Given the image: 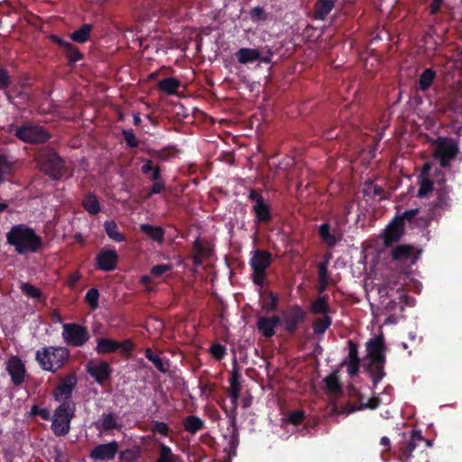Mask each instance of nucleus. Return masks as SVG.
<instances>
[{"mask_svg":"<svg viewBox=\"0 0 462 462\" xmlns=\"http://www.w3.org/2000/svg\"><path fill=\"white\" fill-rule=\"evenodd\" d=\"M432 441L422 437L421 430H411L403 433L397 442L394 454L400 462H430L427 449Z\"/></svg>","mask_w":462,"mask_h":462,"instance_id":"nucleus-1","label":"nucleus"},{"mask_svg":"<svg viewBox=\"0 0 462 462\" xmlns=\"http://www.w3.org/2000/svg\"><path fill=\"white\" fill-rule=\"evenodd\" d=\"M6 243L13 246L18 254H36L42 250L44 240L34 228L25 224L11 226L5 235Z\"/></svg>","mask_w":462,"mask_h":462,"instance_id":"nucleus-2","label":"nucleus"},{"mask_svg":"<svg viewBox=\"0 0 462 462\" xmlns=\"http://www.w3.org/2000/svg\"><path fill=\"white\" fill-rule=\"evenodd\" d=\"M37 163L40 171L51 180L62 179L68 171L64 159L51 148L42 149L38 153Z\"/></svg>","mask_w":462,"mask_h":462,"instance_id":"nucleus-3","label":"nucleus"},{"mask_svg":"<svg viewBox=\"0 0 462 462\" xmlns=\"http://www.w3.org/2000/svg\"><path fill=\"white\" fill-rule=\"evenodd\" d=\"M70 351L65 346H45L36 351V359L44 370L55 373L69 359Z\"/></svg>","mask_w":462,"mask_h":462,"instance_id":"nucleus-4","label":"nucleus"},{"mask_svg":"<svg viewBox=\"0 0 462 462\" xmlns=\"http://www.w3.org/2000/svg\"><path fill=\"white\" fill-rule=\"evenodd\" d=\"M74 402H61L53 412L51 430L56 437H65L70 431V422L75 416Z\"/></svg>","mask_w":462,"mask_h":462,"instance_id":"nucleus-5","label":"nucleus"},{"mask_svg":"<svg viewBox=\"0 0 462 462\" xmlns=\"http://www.w3.org/2000/svg\"><path fill=\"white\" fill-rule=\"evenodd\" d=\"M14 135L21 142L27 143H43L51 138V133L45 127L28 121L15 127Z\"/></svg>","mask_w":462,"mask_h":462,"instance_id":"nucleus-6","label":"nucleus"},{"mask_svg":"<svg viewBox=\"0 0 462 462\" xmlns=\"http://www.w3.org/2000/svg\"><path fill=\"white\" fill-rule=\"evenodd\" d=\"M247 199L254 202L252 210L254 215V222L261 223V225H267L273 221L272 208L264 199L261 189H250L247 195Z\"/></svg>","mask_w":462,"mask_h":462,"instance_id":"nucleus-7","label":"nucleus"},{"mask_svg":"<svg viewBox=\"0 0 462 462\" xmlns=\"http://www.w3.org/2000/svg\"><path fill=\"white\" fill-rule=\"evenodd\" d=\"M308 319V312L300 304H291L282 310V328L289 334L296 333Z\"/></svg>","mask_w":462,"mask_h":462,"instance_id":"nucleus-8","label":"nucleus"},{"mask_svg":"<svg viewBox=\"0 0 462 462\" xmlns=\"http://www.w3.org/2000/svg\"><path fill=\"white\" fill-rule=\"evenodd\" d=\"M61 336L67 345L73 347H80V346L87 344L91 337L86 326L76 322L64 323Z\"/></svg>","mask_w":462,"mask_h":462,"instance_id":"nucleus-9","label":"nucleus"},{"mask_svg":"<svg viewBox=\"0 0 462 462\" xmlns=\"http://www.w3.org/2000/svg\"><path fill=\"white\" fill-rule=\"evenodd\" d=\"M458 152V144L453 138L439 137L435 147V157L443 168L449 167Z\"/></svg>","mask_w":462,"mask_h":462,"instance_id":"nucleus-10","label":"nucleus"},{"mask_svg":"<svg viewBox=\"0 0 462 462\" xmlns=\"http://www.w3.org/2000/svg\"><path fill=\"white\" fill-rule=\"evenodd\" d=\"M134 349V344L131 339L119 341L110 339V337H99L97 340L96 351L99 353V355H106V353L120 351L123 355L130 356Z\"/></svg>","mask_w":462,"mask_h":462,"instance_id":"nucleus-11","label":"nucleus"},{"mask_svg":"<svg viewBox=\"0 0 462 462\" xmlns=\"http://www.w3.org/2000/svg\"><path fill=\"white\" fill-rule=\"evenodd\" d=\"M366 362H386V346L383 334L374 337L365 343Z\"/></svg>","mask_w":462,"mask_h":462,"instance_id":"nucleus-12","label":"nucleus"},{"mask_svg":"<svg viewBox=\"0 0 462 462\" xmlns=\"http://www.w3.org/2000/svg\"><path fill=\"white\" fill-rule=\"evenodd\" d=\"M77 382L75 373H69L61 377L53 391L55 399L62 402H72L73 389H75Z\"/></svg>","mask_w":462,"mask_h":462,"instance_id":"nucleus-13","label":"nucleus"},{"mask_svg":"<svg viewBox=\"0 0 462 462\" xmlns=\"http://www.w3.org/2000/svg\"><path fill=\"white\" fill-rule=\"evenodd\" d=\"M437 191V198L434 199V201L431 203V208L429 215H427V221L428 225L430 221L434 218L435 211L438 210V208H450V199L448 197V189L445 183V179L442 175V180L440 182H439V188L436 189Z\"/></svg>","mask_w":462,"mask_h":462,"instance_id":"nucleus-14","label":"nucleus"},{"mask_svg":"<svg viewBox=\"0 0 462 462\" xmlns=\"http://www.w3.org/2000/svg\"><path fill=\"white\" fill-rule=\"evenodd\" d=\"M405 234V228H402L400 215H395L393 219L385 226L383 234V245L386 247L393 246Z\"/></svg>","mask_w":462,"mask_h":462,"instance_id":"nucleus-15","label":"nucleus"},{"mask_svg":"<svg viewBox=\"0 0 462 462\" xmlns=\"http://www.w3.org/2000/svg\"><path fill=\"white\" fill-rule=\"evenodd\" d=\"M5 369L14 385L18 387L23 383L26 368L19 356H12L6 363Z\"/></svg>","mask_w":462,"mask_h":462,"instance_id":"nucleus-16","label":"nucleus"},{"mask_svg":"<svg viewBox=\"0 0 462 462\" xmlns=\"http://www.w3.org/2000/svg\"><path fill=\"white\" fill-rule=\"evenodd\" d=\"M119 254L115 249H102L96 257L97 269L103 272H112L116 269Z\"/></svg>","mask_w":462,"mask_h":462,"instance_id":"nucleus-17","label":"nucleus"},{"mask_svg":"<svg viewBox=\"0 0 462 462\" xmlns=\"http://www.w3.org/2000/svg\"><path fill=\"white\" fill-rule=\"evenodd\" d=\"M119 451L116 440L106 444H98L89 452V457L95 460H114Z\"/></svg>","mask_w":462,"mask_h":462,"instance_id":"nucleus-18","label":"nucleus"},{"mask_svg":"<svg viewBox=\"0 0 462 462\" xmlns=\"http://www.w3.org/2000/svg\"><path fill=\"white\" fill-rule=\"evenodd\" d=\"M87 372L97 381V383L103 384L112 374V368L108 362L100 361L97 365H93L92 362H88L86 365Z\"/></svg>","mask_w":462,"mask_h":462,"instance_id":"nucleus-19","label":"nucleus"},{"mask_svg":"<svg viewBox=\"0 0 462 462\" xmlns=\"http://www.w3.org/2000/svg\"><path fill=\"white\" fill-rule=\"evenodd\" d=\"M96 428L99 431L121 430L123 424L120 422L119 415L116 412H103L99 420L96 423Z\"/></svg>","mask_w":462,"mask_h":462,"instance_id":"nucleus-20","label":"nucleus"},{"mask_svg":"<svg viewBox=\"0 0 462 462\" xmlns=\"http://www.w3.org/2000/svg\"><path fill=\"white\" fill-rule=\"evenodd\" d=\"M211 248L207 240L197 237L192 246L191 262L195 265H200L204 258H208L211 255Z\"/></svg>","mask_w":462,"mask_h":462,"instance_id":"nucleus-21","label":"nucleus"},{"mask_svg":"<svg viewBox=\"0 0 462 462\" xmlns=\"http://www.w3.org/2000/svg\"><path fill=\"white\" fill-rule=\"evenodd\" d=\"M273 259V254L267 250H255L250 258V265L253 270L266 272Z\"/></svg>","mask_w":462,"mask_h":462,"instance_id":"nucleus-22","label":"nucleus"},{"mask_svg":"<svg viewBox=\"0 0 462 462\" xmlns=\"http://www.w3.org/2000/svg\"><path fill=\"white\" fill-rule=\"evenodd\" d=\"M386 362H366L365 368L372 379L374 387H376L380 381L385 376Z\"/></svg>","mask_w":462,"mask_h":462,"instance_id":"nucleus-23","label":"nucleus"},{"mask_svg":"<svg viewBox=\"0 0 462 462\" xmlns=\"http://www.w3.org/2000/svg\"><path fill=\"white\" fill-rule=\"evenodd\" d=\"M141 232L144 233L145 236H149L150 239L155 241V243L162 244L165 240V230L161 226H154L151 224H141Z\"/></svg>","mask_w":462,"mask_h":462,"instance_id":"nucleus-24","label":"nucleus"},{"mask_svg":"<svg viewBox=\"0 0 462 462\" xmlns=\"http://www.w3.org/2000/svg\"><path fill=\"white\" fill-rule=\"evenodd\" d=\"M336 0H318L313 6L316 20H325L335 7Z\"/></svg>","mask_w":462,"mask_h":462,"instance_id":"nucleus-25","label":"nucleus"},{"mask_svg":"<svg viewBox=\"0 0 462 462\" xmlns=\"http://www.w3.org/2000/svg\"><path fill=\"white\" fill-rule=\"evenodd\" d=\"M183 429L190 434H197L205 428V421L197 415H188L182 420Z\"/></svg>","mask_w":462,"mask_h":462,"instance_id":"nucleus-26","label":"nucleus"},{"mask_svg":"<svg viewBox=\"0 0 462 462\" xmlns=\"http://www.w3.org/2000/svg\"><path fill=\"white\" fill-rule=\"evenodd\" d=\"M319 236L329 247H334L337 245L338 241L342 239V236L339 235L338 237L337 236L332 235L331 233V226L328 222H324L322 225L319 226Z\"/></svg>","mask_w":462,"mask_h":462,"instance_id":"nucleus-27","label":"nucleus"},{"mask_svg":"<svg viewBox=\"0 0 462 462\" xmlns=\"http://www.w3.org/2000/svg\"><path fill=\"white\" fill-rule=\"evenodd\" d=\"M15 164V161L9 160L6 153H0V184L14 175Z\"/></svg>","mask_w":462,"mask_h":462,"instance_id":"nucleus-28","label":"nucleus"},{"mask_svg":"<svg viewBox=\"0 0 462 462\" xmlns=\"http://www.w3.org/2000/svg\"><path fill=\"white\" fill-rule=\"evenodd\" d=\"M236 57L238 62L241 64L254 63L258 60L260 57V51L258 49L254 48H240L236 52Z\"/></svg>","mask_w":462,"mask_h":462,"instance_id":"nucleus-29","label":"nucleus"},{"mask_svg":"<svg viewBox=\"0 0 462 462\" xmlns=\"http://www.w3.org/2000/svg\"><path fill=\"white\" fill-rule=\"evenodd\" d=\"M325 388L333 394H339L343 392V383L338 376L337 370H334L331 374L324 378Z\"/></svg>","mask_w":462,"mask_h":462,"instance_id":"nucleus-30","label":"nucleus"},{"mask_svg":"<svg viewBox=\"0 0 462 462\" xmlns=\"http://www.w3.org/2000/svg\"><path fill=\"white\" fill-rule=\"evenodd\" d=\"M419 214V209H410L405 210L403 213L400 214V218L402 220V228H405V222H409L410 225L416 226H429L427 221V217H417Z\"/></svg>","mask_w":462,"mask_h":462,"instance_id":"nucleus-31","label":"nucleus"},{"mask_svg":"<svg viewBox=\"0 0 462 462\" xmlns=\"http://www.w3.org/2000/svg\"><path fill=\"white\" fill-rule=\"evenodd\" d=\"M143 174L149 177L150 181H156L162 179V168L159 164H154L152 160H144L141 167Z\"/></svg>","mask_w":462,"mask_h":462,"instance_id":"nucleus-32","label":"nucleus"},{"mask_svg":"<svg viewBox=\"0 0 462 462\" xmlns=\"http://www.w3.org/2000/svg\"><path fill=\"white\" fill-rule=\"evenodd\" d=\"M414 250L415 247L410 245V244H401V245L393 247L392 257L393 261H408V259L412 257Z\"/></svg>","mask_w":462,"mask_h":462,"instance_id":"nucleus-33","label":"nucleus"},{"mask_svg":"<svg viewBox=\"0 0 462 462\" xmlns=\"http://www.w3.org/2000/svg\"><path fill=\"white\" fill-rule=\"evenodd\" d=\"M310 310L314 315H329L332 311L328 296L318 297L310 303Z\"/></svg>","mask_w":462,"mask_h":462,"instance_id":"nucleus-34","label":"nucleus"},{"mask_svg":"<svg viewBox=\"0 0 462 462\" xmlns=\"http://www.w3.org/2000/svg\"><path fill=\"white\" fill-rule=\"evenodd\" d=\"M330 326H332V318L329 315H322L312 321V330L317 337L324 335Z\"/></svg>","mask_w":462,"mask_h":462,"instance_id":"nucleus-35","label":"nucleus"},{"mask_svg":"<svg viewBox=\"0 0 462 462\" xmlns=\"http://www.w3.org/2000/svg\"><path fill=\"white\" fill-rule=\"evenodd\" d=\"M279 298L273 291L261 292V305L265 311H275L278 308Z\"/></svg>","mask_w":462,"mask_h":462,"instance_id":"nucleus-36","label":"nucleus"},{"mask_svg":"<svg viewBox=\"0 0 462 462\" xmlns=\"http://www.w3.org/2000/svg\"><path fill=\"white\" fill-rule=\"evenodd\" d=\"M92 30V23H83L78 30H75L69 37L73 42L84 44V42L88 41Z\"/></svg>","mask_w":462,"mask_h":462,"instance_id":"nucleus-37","label":"nucleus"},{"mask_svg":"<svg viewBox=\"0 0 462 462\" xmlns=\"http://www.w3.org/2000/svg\"><path fill=\"white\" fill-rule=\"evenodd\" d=\"M181 83L177 78H164L158 83V88L166 95H176Z\"/></svg>","mask_w":462,"mask_h":462,"instance_id":"nucleus-38","label":"nucleus"},{"mask_svg":"<svg viewBox=\"0 0 462 462\" xmlns=\"http://www.w3.org/2000/svg\"><path fill=\"white\" fill-rule=\"evenodd\" d=\"M82 207L90 215H97L101 211L100 202L95 193H88L82 199Z\"/></svg>","mask_w":462,"mask_h":462,"instance_id":"nucleus-39","label":"nucleus"},{"mask_svg":"<svg viewBox=\"0 0 462 462\" xmlns=\"http://www.w3.org/2000/svg\"><path fill=\"white\" fill-rule=\"evenodd\" d=\"M105 231L107 236L116 241V243H122V241L126 240V236L124 233L119 231L118 226L116 221H105L104 223Z\"/></svg>","mask_w":462,"mask_h":462,"instance_id":"nucleus-40","label":"nucleus"},{"mask_svg":"<svg viewBox=\"0 0 462 462\" xmlns=\"http://www.w3.org/2000/svg\"><path fill=\"white\" fill-rule=\"evenodd\" d=\"M436 77L437 74L432 69H426L422 70L418 81V87L420 91H427V89L431 88Z\"/></svg>","mask_w":462,"mask_h":462,"instance_id":"nucleus-41","label":"nucleus"},{"mask_svg":"<svg viewBox=\"0 0 462 462\" xmlns=\"http://www.w3.org/2000/svg\"><path fill=\"white\" fill-rule=\"evenodd\" d=\"M144 356L152 362L153 365L158 369L161 373H167L169 370V363L162 361L160 355L155 354L151 347H147L144 349Z\"/></svg>","mask_w":462,"mask_h":462,"instance_id":"nucleus-42","label":"nucleus"},{"mask_svg":"<svg viewBox=\"0 0 462 462\" xmlns=\"http://www.w3.org/2000/svg\"><path fill=\"white\" fill-rule=\"evenodd\" d=\"M64 52L69 66H74L76 62H79V60L84 59L83 53L79 51V48H77L76 45L70 43V42H67Z\"/></svg>","mask_w":462,"mask_h":462,"instance_id":"nucleus-43","label":"nucleus"},{"mask_svg":"<svg viewBox=\"0 0 462 462\" xmlns=\"http://www.w3.org/2000/svg\"><path fill=\"white\" fill-rule=\"evenodd\" d=\"M180 456L173 454L172 448L162 443L159 445V457L155 462H178Z\"/></svg>","mask_w":462,"mask_h":462,"instance_id":"nucleus-44","label":"nucleus"},{"mask_svg":"<svg viewBox=\"0 0 462 462\" xmlns=\"http://www.w3.org/2000/svg\"><path fill=\"white\" fill-rule=\"evenodd\" d=\"M21 290L26 297L36 299L39 301L45 302L46 297L43 296L42 291L38 289L35 285L30 282H23L21 283Z\"/></svg>","mask_w":462,"mask_h":462,"instance_id":"nucleus-45","label":"nucleus"},{"mask_svg":"<svg viewBox=\"0 0 462 462\" xmlns=\"http://www.w3.org/2000/svg\"><path fill=\"white\" fill-rule=\"evenodd\" d=\"M256 327L265 337H272L275 335V329L273 328L271 319L266 318V316H261L257 319Z\"/></svg>","mask_w":462,"mask_h":462,"instance_id":"nucleus-46","label":"nucleus"},{"mask_svg":"<svg viewBox=\"0 0 462 462\" xmlns=\"http://www.w3.org/2000/svg\"><path fill=\"white\" fill-rule=\"evenodd\" d=\"M419 189L417 191V197H427L429 193L434 189V182L429 179V177H423L420 175L419 178Z\"/></svg>","mask_w":462,"mask_h":462,"instance_id":"nucleus-47","label":"nucleus"},{"mask_svg":"<svg viewBox=\"0 0 462 462\" xmlns=\"http://www.w3.org/2000/svg\"><path fill=\"white\" fill-rule=\"evenodd\" d=\"M100 298V292L96 287L89 289L85 296V301L90 307L91 310H96L98 307V301Z\"/></svg>","mask_w":462,"mask_h":462,"instance_id":"nucleus-48","label":"nucleus"},{"mask_svg":"<svg viewBox=\"0 0 462 462\" xmlns=\"http://www.w3.org/2000/svg\"><path fill=\"white\" fill-rule=\"evenodd\" d=\"M141 455L140 448L138 447H134L133 448H126L120 453V459L124 462H135L136 459L139 458Z\"/></svg>","mask_w":462,"mask_h":462,"instance_id":"nucleus-49","label":"nucleus"},{"mask_svg":"<svg viewBox=\"0 0 462 462\" xmlns=\"http://www.w3.org/2000/svg\"><path fill=\"white\" fill-rule=\"evenodd\" d=\"M209 353H211L215 359L221 360L226 356V348L223 344L214 343L209 347Z\"/></svg>","mask_w":462,"mask_h":462,"instance_id":"nucleus-50","label":"nucleus"},{"mask_svg":"<svg viewBox=\"0 0 462 462\" xmlns=\"http://www.w3.org/2000/svg\"><path fill=\"white\" fill-rule=\"evenodd\" d=\"M348 362H361L358 345L354 340H348Z\"/></svg>","mask_w":462,"mask_h":462,"instance_id":"nucleus-51","label":"nucleus"},{"mask_svg":"<svg viewBox=\"0 0 462 462\" xmlns=\"http://www.w3.org/2000/svg\"><path fill=\"white\" fill-rule=\"evenodd\" d=\"M450 109L462 116V88H460L449 104Z\"/></svg>","mask_w":462,"mask_h":462,"instance_id":"nucleus-52","label":"nucleus"},{"mask_svg":"<svg viewBox=\"0 0 462 462\" xmlns=\"http://www.w3.org/2000/svg\"><path fill=\"white\" fill-rule=\"evenodd\" d=\"M240 372L237 366L236 362H234V366L231 371L230 378H229V384L230 388H241L240 383Z\"/></svg>","mask_w":462,"mask_h":462,"instance_id":"nucleus-53","label":"nucleus"},{"mask_svg":"<svg viewBox=\"0 0 462 462\" xmlns=\"http://www.w3.org/2000/svg\"><path fill=\"white\" fill-rule=\"evenodd\" d=\"M250 20L253 22L265 21L267 15L262 6H254L249 11Z\"/></svg>","mask_w":462,"mask_h":462,"instance_id":"nucleus-54","label":"nucleus"},{"mask_svg":"<svg viewBox=\"0 0 462 462\" xmlns=\"http://www.w3.org/2000/svg\"><path fill=\"white\" fill-rule=\"evenodd\" d=\"M122 134L124 135V140L127 146L129 147H138L139 140L136 138L135 134L133 130H123Z\"/></svg>","mask_w":462,"mask_h":462,"instance_id":"nucleus-55","label":"nucleus"},{"mask_svg":"<svg viewBox=\"0 0 462 462\" xmlns=\"http://www.w3.org/2000/svg\"><path fill=\"white\" fill-rule=\"evenodd\" d=\"M30 414L32 416H40L42 420H51V412L46 408H40L37 404L32 405Z\"/></svg>","mask_w":462,"mask_h":462,"instance_id":"nucleus-56","label":"nucleus"},{"mask_svg":"<svg viewBox=\"0 0 462 462\" xmlns=\"http://www.w3.org/2000/svg\"><path fill=\"white\" fill-rule=\"evenodd\" d=\"M328 264V258L318 264L319 281L329 280Z\"/></svg>","mask_w":462,"mask_h":462,"instance_id":"nucleus-57","label":"nucleus"},{"mask_svg":"<svg viewBox=\"0 0 462 462\" xmlns=\"http://www.w3.org/2000/svg\"><path fill=\"white\" fill-rule=\"evenodd\" d=\"M170 430L171 429L166 422L152 421L153 433H159L162 437H168Z\"/></svg>","mask_w":462,"mask_h":462,"instance_id":"nucleus-58","label":"nucleus"},{"mask_svg":"<svg viewBox=\"0 0 462 462\" xmlns=\"http://www.w3.org/2000/svg\"><path fill=\"white\" fill-rule=\"evenodd\" d=\"M172 269L171 264H155L150 269V274L153 276H162Z\"/></svg>","mask_w":462,"mask_h":462,"instance_id":"nucleus-59","label":"nucleus"},{"mask_svg":"<svg viewBox=\"0 0 462 462\" xmlns=\"http://www.w3.org/2000/svg\"><path fill=\"white\" fill-rule=\"evenodd\" d=\"M305 419V411L303 410H296L292 411L289 415V420L294 426H299V424L302 423Z\"/></svg>","mask_w":462,"mask_h":462,"instance_id":"nucleus-60","label":"nucleus"},{"mask_svg":"<svg viewBox=\"0 0 462 462\" xmlns=\"http://www.w3.org/2000/svg\"><path fill=\"white\" fill-rule=\"evenodd\" d=\"M165 187L164 181H162V179H159V180L154 181L152 186H151L147 196L152 197L154 196V194H160L165 189Z\"/></svg>","mask_w":462,"mask_h":462,"instance_id":"nucleus-61","label":"nucleus"},{"mask_svg":"<svg viewBox=\"0 0 462 462\" xmlns=\"http://www.w3.org/2000/svg\"><path fill=\"white\" fill-rule=\"evenodd\" d=\"M11 84V79L7 69L0 67V88H7Z\"/></svg>","mask_w":462,"mask_h":462,"instance_id":"nucleus-62","label":"nucleus"},{"mask_svg":"<svg viewBox=\"0 0 462 462\" xmlns=\"http://www.w3.org/2000/svg\"><path fill=\"white\" fill-rule=\"evenodd\" d=\"M241 388H229L228 396L231 401V404L234 409H236L238 405V400L240 398Z\"/></svg>","mask_w":462,"mask_h":462,"instance_id":"nucleus-63","label":"nucleus"},{"mask_svg":"<svg viewBox=\"0 0 462 462\" xmlns=\"http://www.w3.org/2000/svg\"><path fill=\"white\" fill-rule=\"evenodd\" d=\"M267 273L262 271H253V282L263 286L264 280L266 279Z\"/></svg>","mask_w":462,"mask_h":462,"instance_id":"nucleus-64","label":"nucleus"}]
</instances>
